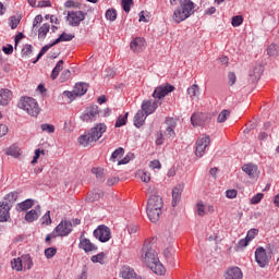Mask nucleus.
Segmentation results:
<instances>
[{"mask_svg":"<svg viewBox=\"0 0 279 279\" xmlns=\"http://www.w3.org/2000/svg\"><path fill=\"white\" fill-rule=\"evenodd\" d=\"M142 260L154 271L157 276H162L166 271L165 266L158 258V253L151 247L149 242H145L142 247Z\"/></svg>","mask_w":279,"mask_h":279,"instance_id":"1","label":"nucleus"},{"mask_svg":"<svg viewBox=\"0 0 279 279\" xmlns=\"http://www.w3.org/2000/svg\"><path fill=\"white\" fill-rule=\"evenodd\" d=\"M108 126L106 123H97L94 128H92L88 133L81 135L78 137V143L82 147H88L90 143H97L104 134H106Z\"/></svg>","mask_w":279,"mask_h":279,"instance_id":"2","label":"nucleus"},{"mask_svg":"<svg viewBox=\"0 0 279 279\" xmlns=\"http://www.w3.org/2000/svg\"><path fill=\"white\" fill-rule=\"evenodd\" d=\"M195 3L191 0H180V8L175 9L172 15V19L177 23H182L186 21L189 16L194 14Z\"/></svg>","mask_w":279,"mask_h":279,"instance_id":"3","label":"nucleus"},{"mask_svg":"<svg viewBox=\"0 0 279 279\" xmlns=\"http://www.w3.org/2000/svg\"><path fill=\"white\" fill-rule=\"evenodd\" d=\"M173 90H175V86L171 85V83H163L157 86L153 93V98L155 100L153 102V106H158V105L162 106V101H165V97H169V95H171Z\"/></svg>","mask_w":279,"mask_h":279,"instance_id":"4","label":"nucleus"},{"mask_svg":"<svg viewBox=\"0 0 279 279\" xmlns=\"http://www.w3.org/2000/svg\"><path fill=\"white\" fill-rule=\"evenodd\" d=\"M156 112V107L154 106H142V109L138 110L134 117V125L135 128H143L145 125V120L149 114H154Z\"/></svg>","mask_w":279,"mask_h":279,"instance_id":"5","label":"nucleus"},{"mask_svg":"<svg viewBox=\"0 0 279 279\" xmlns=\"http://www.w3.org/2000/svg\"><path fill=\"white\" fill-rule=\"evenodd\" d=\"M87 92H88L87 83H76L72 92H69V90L63 92V97H66L68 99H70L69 104H71V101H74L76 97H83V95H86Z\"/></svg>","mask_w":279,"mask_h":279,"instance_id":"6","label":"nucleus"},{"mask_svg":"<svg viewBox=\"0 0 279 279\" xmlns=\"http://www.w3.org/2000/svg\"><path fill=\"white\" fill-rule=\"evenodd\" d=\"M73 232V223L69 220H62L53 230L52 238L56 236H69V233Z\"/></svg>","mask_w":279,"mask_h":279,"instance_id":"7","label":"nucleus"},{"mask_svg":"<svg viewBox=\"0 0 279 279\" xmlns=\"http://www.w3.org/2000/svg\"><path fill=\"white\" fill-rule=\"evenodd\" d=\"M94 236L100 243H108L112 239V231L106 225H100L94 230Z\"/></svg>","mask_w":279,"mask_h":279,"instance_id":"8","label":"nucleus"},{"mask_svg":"<svg viewBox=\"0 0 279 279\" xmlns=\"http://www.w3.org/2000/svg\"><path fill=\"white\" fill-rule=\"evenodd\" d=\"M99 119V107L89 106L85 109V111L81 114V121L85 123H93Z\"/></svg>","mask_w":279,"mask_h":279,"instance_id":"9","label":"nucleus"},{"mask_svg":"<svg viewBox=\"0 0 279 279\" xmlns=\"http://www.w3.org/2000/svg\"><path fill=\"white\" fill-rule=\"evenodd\" d=\"M87 12H83V11H69L68 12V21H69V25H71V27H80V24L82 23V21H84L87 16Z\"/></svg>","mask_w":279,"mask_h":279,"instance_id":"10","label":"nucleus"},{"mask_svg":"<svg viewBox=\"0 0 279 279\" xmlns=\"http://www.w3.org/2000/svg\"><path fill=\"white\" fill-rule=\"evenodd\" d=\"M23 265H24V269H32V258L25 255L22 257V259L17 257L11 262V267L15 271H23Z\"/></svg>","mask_w":279,"mask_h":279,"instance_id":"11","label":"nucleus"},{"mask_svg":"<svg viewBox=\"0 0 279 279\" xmlns=\"http://www.w3.org/2000/svg\"><path fill=\"white\" fill-rule=\"evenodd\" d=\"M210 145V136L203 135L196 141L195 156L202 158L206 154V147Z\"/></svg>","mask_w":279,"mask_h":279,"instance_id":"12","label":"nucleus"},{"mask_svg":"<svg viewBox=\"0 0 279 279\" xmlns=\"http://www.w3.org/2000/svg\"><path fill=\"white\" fill-rule=\"evenodd\" d=\"M270 259L271 257L267 255V251L263 246L256 248L255 260L257 265H259L260 267H267V265H269Z\"/></svg>","mask_w":279,"mask_h":279,"instance_id":"13","label":"nucleus"},{"mask_svg":"<svg viewBox=\"0 0 279 279\" xmlns=\"http://www.w3.org/2000/svg\"><path fill=\"white\" fill-rule=\"evenodd\" d=\"M242 171L248 175L251 180H257L259 175L258 166L253 163H246L242 167Z\"/></svg>","mask_w":279,"mask_h":279,"instance_id":"14","label":"nucleus"},{"mask_svg":"<svg viewBox=\"0 0 279 279\" xmlns=\"http://www.w3.org/2000/svg\"><path fill=\"white\" fill-rule=\"evenodd\" d=\"M163 202L162 197L160 195H151L148 198L147 202V208L146 209H157V210H162Z\"/></svg>","mask_w":279,"mask_h":279,"instance_id":"15","label":"nucleus"},{"mask_svg":"<svg viewBox=\"0 0 279 279\" xmlns=\"http://www.w3.org/2000/svg\"><path fill=\"white\" fill-rule=\"evenodd\" d=\"M78 247H80V250H83V252H86V253L96 252V250H97V246L93 242H90L89 239L84 238V236L80 238Z\"/></svg>","mask_w":279,"mask_h":279,"instance_id":"16","label":"nucleus"},{"mask_svg":"<svg viewBox=\"0 0 279 279\" xmlns=\"http://www.w3.org/2000/svg\"><path fill=\"white\" fill-rule=\"evenodd\" d=\"M265 71V68H263L262 64H255L251 70H250V78L251 82L256 83L258 80H260V76L263 75Z\"/></svg>","mask_w":279,"mask_h":279,"instance_id":"17","label":"nucleus"},{"mask_svg":"<svg viewBox=\"0 0 279 279\" xmlns=\"http://www.w3.org/2000/svg\"><path fill=\"white\" fill-rule=\"evenodd\" d=\"M182 191H184V184L180 183L172 189V206L175 208L178 204H180V199H182Z\"/></svg>","mask_w":279,"mask_h":279,"instance_id":"18","label":"nucleus"},{"mask_svg":"<svg viewBox=\"0 0 279 279\" xmlns=\"http://www.w3.org/2000/svg\"><path fill=\"white\" fill-rule=\"evenodd\" d=\"M191 122L192 125H196V126H202V125H206V123H208V114L206 113H194L191 117Z\"/></svg>","mask_w":279,"mask_h":279,"instance_id":"19","label":"nucleus"},{"mask_svg":"<svg viewBox=\"0 0 279 279\" xmlns=\"http://www.w3.org/2000/svg\"><path fill=\"white\" fill-rule=\"evenodd\" d=\"M38 217H40V205H37L34 209L26 213L25 221H27V223H34V221H38Z\"/></svg>","mask_w":279,"mask_h":279,"instance_id":"20","label":"nucleus"},{"mask_svg":"<svg viewBox=\"0 0 279 279\" xmlns=\"http://www.w3.org/2000/svg\"><path fill=\"white\" fill-rule=\"evenodd\" d=\"M225 278L226 279H243V271H241V268L233 266L227 270Z\"/></svg>","mask_w":279,"mask_h":279,"instance_id":"21","label":"nucleus"},{"mask_svg":"<svg viewBox=\"0 0 279 279\" xmlns=\"http://www.w3.org/2000/svg\"><path fill=\"white\" fill-rule=\"evenodd\" d=\"M131 50L134 53L138 51H143V47H145V38L143 37H135L130 44Z\"/></svg>","mask_w":279,"mask_h":279,"instance_id":"22","label":"nucleus"},{"mask_svg":"<svg viewBox=\"0 0 279 279\" xmlns=\"http://www.w3.org/2000/svg\"><path fill=\"white\" fill-rule=\"evenodd\" d=\"M10 204L0 203V222L8 221L10 219Z\"/></svg>","mask_w":279,"mask_h":279,"instance_id":"23","label":"nucleus"},{"mask_svg":"<svg viewBox=\"0 0 279 279\" xmlns=\"http://www.w3.org/2000/svg\"><path fill=\"white\" fill-rule=\"evenodd\" d=\"M147 217L151 223H157L160 220V215H162V209H146Z\"/></svg>","mask_w":279,"mask_h":279,"instance_id":"24","label":"nucleus"},{"mask_svg":"<svg viewBox=\"0 0 279 279\" xmlns=\"http://www.w3.org/2000/svg\"><path fill=\"white\" fill-rule=\"evenodd\" d=\"M12 99V92L10 89H0V106H8Z\"/></svg>","mask_w":279,"mask_h":279,"instance_id":"25","label":"nucleus"},{"mask_svg":"<svg viewBox=\"0 0 279 279\" xmlns=\"http://www.w3.org/2000/svg\"><path fill=\"white\" fill-rule=\"evenodd\" d=\"M75 38V35L62 33L57 39L53 40V45H60V43H71Z\"/></svg>","mask_w":279,"mask_h":279,"instance_id":"26","label":"nucleus"},{"mask_svg":"<svg viewBox=\"0 0 279 279\" xmlns=\"http://www.w3.org/2000/svg\"><path fill=\"white\" fill-rule=\"evenodd\" d=\"M22 110H25L29 117H38L40 114V107L38 106H22Z\"/></svg>","mask_w":279,"mask_h":279,"instance_id":"27","label":"nucleus"},{"mask_svg":"<svg viewBox=\"0 0 279 279\" xmlns=\"http://www.w3.org/2000/svg\"><path fill=\"white\" fill-rule=\"evenodd\" d=\"M19 199V192H11L4 196V202L2 204H9L12 208V204Z\"/></svg>","mask_w":279,"mask_h":279,"instance_id":"28","label":"nucleus"},{"mask_svg":"<svg viewBox=\"0 0 279 279\" xmlns=\"http://www.w3.org/2000/svg\"><path fill=\"white\" fill-rule=\"evenodd\" d=\"M64 65V60H59L56 64V66L53 68L52 72H51V80H57L58 76L60 75V71H62Z\"/></svg>","mask_w":279,"mask_h":279,"instance_id":"29","label":"nucleus"},{"mask_svg":"<svg viewBox=\"0 0 279 279\" xmlns=\"http://www.w3.org/2000/svg\"><path fill=\"white\" fill-rule=\"evenodd\" d=\"M32 206H34V199L28 198L22 203H19L16 208H17V210H21L22 213H24L25 210H29V208H32Z\"/></svg>","mask_w":279,"mask_h":279,"instance_id":"30","label":"nucleus"},{"mask_svg":"<svg viewBox=\"0 0 279 279\" xmlns=\"http://www.w3.org/2000/svg\"><path fill=\"white\" fill-rule=\"evenodd\" d=\"M51 47H56V44H53V41L44 46L37 54L36 59L33 61V64H36L38 60H40V58H43L45 53H47L51 49Z\"/></svg>","mask_w":279,"mask_h":279,"instance_id":"31","label":"nucleus"},{"mask_svg":"<svg viewBox=\"0 0 279 279\" xmlns=\"http://www.w3.org/2000/svg\"><path fill=\"white\" fill-rule=\"evenodd\" d=\"M173 254H175V251L172 247H168L163 251V256L167 259V262L170 265H175L174 258H173Z\"/></svg>","mask_w":279,"mask_h":279,"instance_id":"32","label":"nucleus"},{"mask_svg":"<svg viewBox=\"0 0 279 279\" xmlns=\"http://www.w3.org/2000/svg\"><path fill=\"white\" fill-rule=\"evenodd\" d=\"M187 95L191 99H197L199 97V85H192L187 88Z\"/></svg>","mask_w":279,"mask_h":279,"instance_id":"33","label":"nucleus"},{"mask_svg":"<svg viewBox=\"0 0 279 279\" xmlns=\"http://www.w3.org/2000/svg\"><path fill=\"white\" fill-rule=\"evenodd\" d=\"M50 29H51V26L49 25V23L43 24V26L38 29V38H41L43 40H45Z\"/></svg>","mask_w":279,"mask_h":279,"instance_id":"34","label":"nucleus"},{"mask_svg":"<svg viewBox=\"0 0 279 279\" xmlns=\"http://www.w3.org/2000/svg\"><path fill=\"white\" fill-rule=\"evenodd\" d=\"M21 106H38V101L33 97L23 96L20 99Z\"/></svg>","mask_w":279,"mask_h":279,"instance_id":"35","label":"nucleus"},{"mask_svg":"<svg viewBox=\"0 0 279 279\" xmlns=\"http://www.w3.org/2000/svg\"><path fill=\"white\" fill-rule=\"evenodd\" d=\"M136 175L137 178H141L142 182H145L146 184L151 182V173L145 170H138Z\"/></svg>","mask_w":279,"mask_h":279,"instance_id":"36","label":"nucleus"},{"mask_svg":"<svg viewBox=\"0 0 279 279\" xmlns=\"http://www.w3.org/2000/svg\"><path fill=\"white\" fill-rule=\"evenodd\" d=\"M129 114H130L129 112H125L124 114L119 116L116 121L114 128H123V125H126Z\"/></svg>","mask_w":279,"mask_h":279,"instance_id":"37","label":"nucleus"},{"mask_svg":"<svg viewBox=\"0 0 279 279\" xmlns=\"http://www.w3.org/2000/svg\"><path fill=\"white\" fill-rule=\"evenodd\" d=\"M124 154H125V149H123V147H119L111 154V157H110L111 162H117V159L124 156Z\"/></svg>","mask_w":279,"mask_h":279,"instance_id":"38","label":"nucleus"},{"mask_svg":"<svg viewBox=\"0 0 279 279\" xmlns=\"http://www.w3.org/2000/svg\"><path fill=\"white\" fill-rule=\"evenodd\" d=\"M90 260H92V263H99L100 265H106V255H105V253H99L97 255H93Z\"/></svg>","mask_w":279,"mask_h":279,"instance_id":"39","label":"nucleus"},{"mask_svg":"<svg viewBox=\"0 0 279 279\" xmlns=\"http://www.w3.org/2000/svg\"><path fill=\"white\" fill-rule=\"evenodd\" d=\"M278 49H279L278 45L276 44L269 45L267 48L268 56H270L271 58H278V51H279Z\"/></svg>","mask_w":279,"mask_h":279,"instance_id":"40","label":"nucleus"},{"mask_svg":"<svg viewBox=\"0 0 279 279\" xmlns=\"http://www.w3.org/2000/svg\"><path fill=\"white\" fill-rule=\"evenodd\" d=\"M230 117V110L225 109L222 110L217 118L218 123H226L228 121V118Z\"/></svg>","mask_w":279,"mask_h":279,"instance_id":"41","label":"nucleus"},{"mask_svg":"<svg viewBox=\"0 0 279 279\" xmlns=\"http://www.w3.org/2000/svg\"><path fill=\"white\" fill-rule=\"evenodd\" d=\"M7 156H12L13 158H19V156H21V148L16 147V146H11L7 150Z\"/></svg>","mask_w":279,"mask_h":279,"instance_id":"42","label":"nucleus"},{"mask_svg":"<svg viewBox=\"0 0 279 279\" xmlns=\"http://www.w3.org/2000/svg\"><path fill=\"white\" fill-rule=\"evenodd\" d=\"M22 58H27V56H32L34 53V46L26 44L22 49Z\"/></svg>","mask_w":279,"mask_h":279,"instance_id":"43","label":"nucleus"},{"mask_svg":"<svg viewBox=\"0 0 279 279\" xmlns=\"http://www.w3.org/2000/svg\"><path fill=\"white\" fill-rule=\"evenodd\" d=\"M122 10L128 14L132 5H134V0H121Z\"/></svg>","mask_w":279,"mask_h":279,"instance_id":"44","label":"nucleus"},{"mask_svg":"<svg viewBox=\"0 0 279 279\" xmlns=\"http://www.w3.org/2000/svg\"><path fill=\"white\" fill-rule=\"evenodd\" d=\"M105 16L107 21H117V11L114 9H108Z\"/></svg>","mask_w":279,"mask_h":279,"instance_id":"45","label":"nucleus"},{"mask_svg":"<svg viewBox=\"0 0 279 279\" xmlns=\"http://www.w3.org/2000/svg\"><path fill=\"white\" fill-rule=\"evenodd\" d=\"M231 24L233 27H241V25H243V15L233 16Z\"/></svg>","mask_w":279,"mask_h":279,"instance_id":"46","label":"nucleus"},{"mask_svg":"<svg viewBox=\"0 0 279 279\" xmlns=\"http://www.w3.org/2000/svg\"><path fill=\"white\" fill-rule=\"evenodd\" d=\"M263 197H265V194L263 193H257L256 195H254L251 199H250V204L252 205H256V204H260Z\"/></svg>","mask_w":279,"mask_h":279,"instance_id":"47","label":"nucleus"},{"mask_svg":"<svg viewBox=\"0 0 279 279\" xmlns=\"http://www.w3.org/2000/svg\"><path fill=\"white\" fill-rule=\"evenodd\" d=\"M56 254H58V250L56 247H48L45 250L46 258H53Z\"/></svg>","mask_w":279,"mask_h":279,"instance_id":"48","label":"nucleus"},{"mask_svg":"<svg viewBox=\"0 0 279 279\" xmlns=\"http://www.w3.org/2000/svg\"><path fill=\"white\" fill-rule=\"evenodd\" d=\"M196 211L199 217H204V215H206V205H204V203H197Z\"/></svg>","mask_w":279,"mask_h":279,"instance_id":"49","label":"nucleus"},{"mask_svg":"<svg viewBox=\"0 0 279 279\" xmlns=\"http://www.w3.org/2000/svg\"><path fill=\"white\" fill-rule=\"evenodd\" d=\"M41 223L45 226H51V211H47L43 217H41Z\"/></svg>","mask_w":279,"mask_h":279,"instance_id":"50","label":"nucleus"},{"mask_svg":"<svg viewBox=\"0 0 279 279\" xmlns=\"http://www.w3.org/2000/svg\"><path fill=\"white\" fill-rule=\"evenodd\" d=\"M165 136L173 141V138H175V129L167 126Z\"/></svg>","mask_w":279,"mask_h":279,"instance_id":"51","label":"nucleus"},{"mask_svg":"<svg viewBox=\"0 0 279 279\" xmlns=\"http://www.w3.org/2000/svg\"><path fill=\"white\" fill-rule=\"evenodd\" d=\"M258 235V229H251L248 230L247 234H246V240H248V242L254 241V239Z\"/></svg>","mask_w":279,"mask_h":279,"instance_id":"52","label":"nucleus"},{"mask_svg":"<svg viewBox=\"0 0 279 279\" xmlns=\"http://www.w3.org/2000/svg\"><path fill=\"white\" fill-rule=\"evenodd\" d=\"M92 173L96 175L97 180H104V170L102 168H93Z\"/></svg>","mask_w":279,"mask_h":279,"instance_id":"53","label":"nucleus"},{"mask_svg":"<svg viewBox=\"0 0 279 279\" xmlns=\"http://www.w3.org/2000/svg\"><path fill=\"white\" fill-rule=\"evenodd\" d=\"M43 132H48V134H53L56 132V126L53 124H41Z\"/></svg>","mask_w":279,"mask_h":279,"instance_id":"54","label":"nucleus"},{"mask_svg":"<svg viewBox=\"0 0 279 279\" xmlns=\"http://www.w3.org/2000/svg\"><path fill=\"white\" fill-rule=\"evenodd\" d=\"M19 23H21V20L16 16H11L10 19V27L11 29H16L19 27Z\"/></svg>","mask_w":279,"mask_h":279,"instance_id":"55","label":"nucleus"},{"mask_svg":"<svg viewBox=\"0 0 279 279\" xmlns=\"http://www.w3.org/2000/svg\"><path fill=\"white\" fill-rule=\"evenodd\" d=\"M228 84L229 86H234V84H236V74H234V72H229Z\"/></svg>","mask_w":279,"mask_h":279,"instance_id":"56","label":"nucleus"},{"mask_svg":"<svg viewBox=\"0 0 279 279\" xmlns=\"http://www.w3.org/2000/svg\"><path fill=\"white\" fill-rule=\"evenodd\" d=\"M71 78V71L70 70H64L62 73H61V76H60V82H68V80Z\"/></svg>","mask_w":279,"mask_h":279,"instance_id":"57","label":"nucleus"},{"mask_svg":"<svg viewBox=\"0 0 279 279\" xmlns=\"http://www.w3.org/2000/svg\"><path fill=\"white\" fill-rule=\"evenodd\" d=\"M166 125H167V128L175 129L178 126V122L175 121L174 118H167Z\"/></svg>","mask_w":279,"mask_h":279,"instance_id":"58","label":"nucleus"},{"mask_svg":"<svg viewBox=\"0 0 279 279\" xmlns=\"http://www.w3.org/2000/svg\"><path fill=\"white\" fill-rule=\"evenodd\" d=\"M40 154L43 156H45V150H40V149L35 150V156H34L33 160L31 161L32 165H36V162H38V158H40Z\"/></svg>","mask_w":279,"mask_h":279,"instance_id":"59","label":"nucleus"},{"mask_svg":"<svg viewBox=\"0 0 279 279\" xmlns=\"http://www.w3.org/2000/svg\"><path fill=\"white\" fill-rule=\"evenodd\" d=\"M247 245H250V240H247V238H245V239H241L238 242L236 247H239V250H243V247H247Z\"/></svg>","mask_w":279,"mask_h":279,"instance_id":"60","label":"nucleus"},{"mask_svg":"<svg viewBox=\"0 0 279 279\" xmlns=\"http://www.w3.org/2000/svg\"><path fill=\"white\" fill-rule=\"evenodd\" d=\"M37 8H51V0H40Z\"/></svg>","mask_w":279,"mask_h":279,"instance_id":"61","label":"nucleus"},{"mask_svg":"<svg viewBox=\"0 0 279 279\" xmlns=\"http://www.w3.org/2000/svg\"><path fill=\"white\" fill-rule=\"evenodd\" d=\"M238 192L236 190H227L226 192V196L228 197V199H234L236 198Z\"/></svg>","mask_w":279,"mask_h":279,"instance_id":"62","label":"nucleus"},{"mask_svg":"<svg viewBox=\"0 0 279 279\" xmlns=\"http://www.w3.org/2000/svg\"><path fill=\"white\" fill-rule=\"evenodd\" d=\"M149 168L150 169H162V165L160 163L159 160H153L149 162Z\"/></svg>","mask_w":279,"mask_h":279,"instance_id":"63","label":"nucleus"},{"mask_svg":"<svg viewBox=\"0 0 279 279\" xmlns=\"http://www.w3.org/2000/svg\"><path fill=\"white\" fill-rule=\"evenodd\" d=\"M64 7L65 8H80V3L75 2L73 0H68V1H65Z\"/></svg>","mask_w":279,"mask_h":279,"instance_id":"64","label":"nucleus"}]
</instances>
